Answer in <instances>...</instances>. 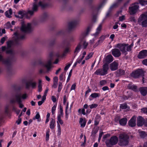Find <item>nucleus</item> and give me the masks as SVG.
<instances>
[{
  "label": "nucleus",
  "instance_id": "obj_11",
  "mask_svg": "<svg viewBox=\"0 0 147 147\" xmlns=\"http://www.w3.org/2000/svg\"><path fill=\"white\" fill-rule=\"evenodd\" d=\"M139 6L137 3H135L131 5L129 8V12L130 15H134L137 12Z\"/></svg>",
  "mask_w": 147,
  "mask_h": 147
},
{
  "label": "nucleus",
  "instance_id": "obj_39",
  "mask_svg": "<svg viewBox=\"0 0 147 147\" xmlns=\"http://www.w3.org/2000/svg\"><path fill=\"white\" fill-rule=\"evenodd\" d=\"M57 124H58V123L59 124H60L61 125H62L63 124V121L61 119V117H60V115H57Z\"/></svg>",
  "mask_w": 147,
  "mask_h": 147
},
{
  "label": "nucleus",
  "instance_id": "obj_44",
  "mask_svg": "<svg viewBox=\"0 0 147 147\" xmlns=\"http://www.w3.org/2000/svg\"><path fill=\"white\" fill-rule=\"evenodd\" d=\"M6 53L7 54L12 55L13 53V51L12 49H10L9 50H7L6 51Z\"/></svg>",
  "mask_w": 147,
  "mask_h": 147
},
{
  "label": "nucleus",
  "instance_id": "obj_2",
  "mask_svg": "<svg viewBox=\"0 0 147 147\" xmlns=\"http://www.w3.org/2000/svg\"><path fill=\"white\" fill-rule=\"evenodd\" d=\"M134 45L133 43L129 46L127 44H125L118 43L116 45L115 47L119 48L123 53L125 54H127V52H130L132 48Z\"/></svg>",
  "mask_w": 147,
  "mask_h": 147
},
{
  "label": "nucleus",
  "instance_id": "obj_33",
  "mask_svg": "<svg viewBox=\"0 0 147 147\" xmlns=\"http://www.w3.org/2000/svg\"><path fill=\"white\" fill-rule=\"evenodd\" d=\"M7 47L8 48H11L14 44V42L13 40H9L7 42Z\"/></svg>",
  "mask_w": 147,
  "mask_h": 147
},
{
  "label": "nucleus",
  "instance_id": "obj_46",
  "mask_svg": "<svg viewBox=\"0 0 147 147\" xmlns=\"http://www.w3.org/2000/svg\"><path fill=\"white\" fill-rule=\"evenodd\" d=\"M93 55V53H90L85 58V59L87 60L91 57Z\"/></svg>",
  "mask_w": 147,
  "mask_h": 147
},
{
  "label": "nucleus",
  "instance_id": "obj_3",
  "mask_svg": "<svg viewBox=\"0 0 147 147\" xmlns=\"http://www.w3.org/2000/svg\"><path fill=\"white\" fill-rule=\"evenodd\" d=\"M129 136L125 133L121 134L119 136L118 144L120 146H125L129 143Z\"/></svg>",
  "mask_w": 147,
  "mask_h": 147
},
{
  "label": "nucleus",
  "instance_id": "obj_52",
  "mask_svg": "<svg viewBox=\"0 0 147 147\" xmlns=\"http://www.w3.org/2000/svg\"><path fill=\"white\" fill-rule=\"evenodd\" d=\"M72 70L71 69L69 72V75H68V78H67V82H69V80H70V78L71 76V73H72Z\"/></svg>",
  "mask_w": 147,
  "mask_h": 147
},
{
  "label": "nucleus",
  "instance_id": "obj_54",
  "mask_svg": "<svg viewBox=\"0 0 147 147\" xmlns=\"http://www.w3.org/2000/svg\"><path fill=\"white\" fill-rule=\"evenodd\" d=\"M69 51V48L68 47H66L65 50L64 51L63 55L64 56L65 55V54L67 53Z\"/></svg>",
  "mask_w": 147,
  "mask_h": 147
},
{
  "label": "nucleus",
  "instance_id": "obj_53",
  "mask_svg": "<svg viewBox=\"0 0 147 147\" xmlns=\"http://www.w3.org/2000/svg\"><path fill=\"white\" fill-rule=\"evenodd\" d=\"M9 106L7 105L6 106L5 108V113L6 114H8L9 113Z\"/></svg>",
  "mask_w": 147,
  "mask_h": 147
},
{
  "label": "nucleus",
  "instance_id": "obj_25",
  "mask_svg": "<svg viewBox=\"0 0 147 147\" xmlns=\"http://www.w3.org/2000/svg\"><path fill=\"white\" fill-rule=\"evenodd\" d=\"M18 15H15V16L16 18L20 19H22L25 16V13L24 11H19L18 12Z\"/></svg>",
  "mask_w": 147,
  "mask_h": 147
},
{
  "label": "nucleus",
  "instance_id": "obj_60",
  "mask_svg": "<svg viewBox=\"0 0 147 147\" xmlns=\"http://www.w3.org/2000/svg\"><path fill=\"white\" fill-rule=\"evenodd\" d=\"M125 16H121L119 17V20L120 21H122L125 19Z\"/></svg>",
  "mask_w": 147,
  "mask_h": 147
},
{
  "label": "nucleus",
  "instance_id": "obj_35",
  "mask_svg": "<svg viewBox=\"0 0 147 147\" xmlns=\"http://www.w3.org/2000/svg\"><path fill=\"white\" fill-rule=\"evenodd\" d=\"M38 6L41 7L42 8L44 9L45 8L47 5L46 3H42L41 1H40L38 4Z\"/></svg>",
  "mask_w": 147,
  "mask_h": 147
},
{
  "label": "nucleus",
  "instance_id": "obj_12",
  "mask_svg": "<svg viewBox=\"0 0 147 147\" xmlns=\"http://www.w3.org/2000/svg\"><path fill=\"white\" fill-rule=\"evenodd\" d=\"M37 0H34V2L33 4L32 10H29L28 11V13L30 14L31 15H32L34 13L37 11L38 9V3L37 2Z\"/></svg>",
  "mask_w": 147,
  "mask_h": 147
},
{
  "label": "nucleus",
  "instance_id": "obj_62",
  "mask_svg": "<svg viewBox=\"0 0 147 147\" xmlns=\"http://www.w3.org/2000/svg\"><path fill=\"white\" fill-rule=\"evenodd\" d=\"M58 81V79L57 77L55 76L53 78V82L57 83Z\"/></svg>",
  "mask_w": 147,
  "mask_h": 147
},
{
  "label": "nucleus",
  "instance_id": "obj_26",
  "mask_svg": "<svg viewBox=\"0 0 147 147\" xmlns=\"http://www.w3.org/2000/svg\"><path fill=\"white\" fill-rule=\"evenodd\" d=\"M86 123V121L85 118L84 119L81 118L80 119L79 123L81 125V127H85Z\"/></svg>",
  "mask_w": 147,
  "mask_h": 147
},
{
  "label": "nucleus",
  "instance_id": "obj_43",
  "mask_svg": "<svg viewBox=\"0 0 147 147\" xmlns=\"http://www.w3.org/2000/svg\"><path fill=\"white\" fill-rule=\"evenodd\" d=\"M127 107V105L125 104H121L120 106V108L122 109H126Z\"/></svg>",
  "mask_w": 147,
  "mask_h": 147
},
{
  "label": "nucleus",
  "instance_id": "obj_4",
  "mask_svg": "<svg viewBox=\"0 0 147 147\" xmlns=\"http://www.w3.org/2000/svg\"><path fill=\"white\" fill-rule=\"evenodd\" d=\"M109 69V65L107 63H104L102 66V69H97L94 72L96 75L104 76L108 74V71Z\"/></svg>",
  "mask_w": 147,
  "mask_h": 147
},
{
  "label": "nucleus",
  "instance_id": "obj_47",
  "mask_svg": "<svg viewBox=\"0 0 147 147\" xmlns=\"http://www.w3.org/2000/svg\"><path fill=\"white\" fill-rule=\"evenodd\" d=\"M88 45V42H86L85 41H84L83 43V47L84 49H86V48Z\"/></svg>",
  "mask_w": 147,
  "mask_h": 147
},
{
  "label": "nucleus",
  "instance_id": "obj_23",
  "mask_svg": "<svg viewBox=\"0 0 147 147\" xmlns=\"http://www.w3.org/2000/svg\"><path fill=\"white\" fill-rule=\"evenodd\" d=\"M113 57L111 55H107L105 59V63H107L108 64L109 63L113 61Z\"/></svg>",
  "mask_w": 147,
  "mask_h": 147
},
{
  "label": "nucleus",
  "instance_id": "obj_1",
  "mask_svg": "<svg viewBox=\"0 0 147 147\" xmlns=\"http://www.w3.org/2000/svg\"><path fill=\"white\" fill-rule=\"evenodd\" d=\"M20 30L21 32H16L14 33L16 37L15 41L17 44H20L21 41L25 38L26 34L31 31V25L30 23L26 24L22 23Z\"/></svg>",
  "mask_w": 147,
  "mask_h": 147
},
{
  "label": "nucleus",
  "instance_id": "obj_19",
  "mask_svg": "<svg viewBox=\"0 0 147 147\" xmlns=\"http://www.w3.org/2000/svg\"><path fill=\"white\" fill-rule=\"evenodd\" d=\"M118 63L116 61H114L110 64V68L111 71H114L116 70L118 68Z\"/></svg>",
  "mask_w": 147,
  "mask_h": 147
},
{
  "label": "nucleus",
  "instance_id": "obj_13",
  "mask_svg": "<svg viewBox=\"0 0 147 147\" xmlns=\"http://www.w3.org/2000/svg\"><path fill=\"white\" fill-rule=\"evenodd\" d=\"M36 82L34 81L33 80H30L26 83V88L27 89H29L31 86L32 88H34L36 87Z\"/></svg>",
  "mask_w": 147,
  "mask_h": 147
},
{
  "label": "nucleus",
  "instance_id": "obj_40",
  "mask_svg": "<svg viewBox=\"0 0 147 147\" xmlns=\"http://www.w3.org/2000/svg\"><path fill=\"white\" fill-rule=\"evenodd\" d=\"M7 38V36H5L1 38L0 40V42L1 43V45L3 44L4 43L5 41Z\"/></svg>",
  "mask_w": 147,
  "mask_h": 147
},
{
  "label": "nucleus",
  "instance_id": "obj_29",
  "mask_svg": "<svg viewBox=\"0 0 147 147\" xmlns=\"http://www.w3.org/2000/svg\"><path fill=\"white\" fill-rule=\"evenodd\" d=\"M12 14V10L11 9H10L8 11H6L5 13L6 16L8 18H11V15Z\"/></svg>",
  "mask_w": 147,
  "mask_h": 147
},
{
  "label": "nucleus",
  "instance_id": "obj_58",
  "mask_svg": "<svg viewBox=\"0 0 147 147\" xmlns=\"http://www.w3.org/2000/svg\"><path fill=\"white\" fill-rule=\"evenodd\" d=\"M21 119L20 117H18V120L16 121V123L18 124H20L21 122Z\"/></svg>",
  "mask_w": 147,
  "mask_h": 147
},
{
  "label": "nucleus",
  "instance_id": "obj_24",
  "mask_svg": "<svg viewBox=\"0 0 147 147\" xmlns=\"http://www.w3.org/2000/svg\"><path fill=\"white\" fill-rule=\"evenodd\" d=\"M100 96V94L99 93H94L92 94L90 96L89 98V99L90 101L92 100L93 98L98 97Z\"/></svg>",
  "mask_w": 147,
  "mask_h": 147
},
{
  "label": "nucleus",
  "instance_id": "obj_22",
  "mask_svg": "<svg viewBox=\"0 0 147 147\" xmlns=\"http://www.w3.org/2000/svg\"><path fill=\"white\" fill-rule=\"evenodd\" d=\"M139 90L141 94L143 96H146L147 94V87H140Z\"/></svg>",
  "mask_w": 147,
  "mask_h": 147
},
{
  "label": "nucleus",
  "instance_id": "obj_17",
  "mask_svg": "<svg viewBox=\"0 0 147 147\" xmlns=\"http://www.w3.org/2000/svg\"><path fill=\"white\" fill-rule=\"evenodd\" d=\"M79 23L78 20H75L70 22L68 24V28L70 30L73 29L76 25Z\"/></svg>",
  "mask_w": 147,
  "mask_h": 147
},
{
  "label": "nucleus",
  "instance_id": "obj_21",
  "mask_svg": "<svg viewBox=\"0 0 147 147\" xmlns=\"http://www.w3.org/2000/svg\"><path fill=\"white\" fill-rule=\"evenodd\" d=\"M136 117L134 115L129 120L128 122V124L130 126L133 127L136 126Z\"/></svg>",
  "mask_w": 147,
  "mask_h": 147
},
{
  "label": "nucleus",
  "instance_id": "obj_56",
  "mask_svg": "<svg viewBox=\"0 0 147 147\" xmlns=\"http://www.w3.org/2000/svg\"><path fill=\"white\" fill-rule=\"evenodd\" d=\"M91 90L88 87V90L85 92V96H86V95L90 92H91Z\"/></svg>",
  "mask_w": 147,
  "mask_h": 147
},
{
  "label": "nucleus",
  "instance_id": "obj_8",
  "mask_svg": "<svg viewBox=\"0 0 147 147\" xmlns=\"http://www.w3.org/2000/svg\"><path fill=\"white\" fill-rule=\"evenodd\" d=\"M38 64L41 66L46 68L48 72L49 71L51 68L52 67L51 59L49 60L46 63H45L44 61L39 60L38 62Z\"/></svg>",
  "mask_w": 147,
  "mask_h": 147
},
{
  "label": "nucleus",
  "instance_id": "obj_27",
  "mask_svg": "<svg viewBox=\"0 0 147 147\" xmlns=\"http://www.w3.org/2000/svg\"><path fill=\"white\" fill-rule=\"evenodd\" d=\"M127 121V119L125 118H123L119 120V123L121 125L124 126L126 124Z\"/></svg>",
  "mask_w": 147,
  "mask_h": 147
},
{
  "label": "nucleus",
  "instance_id": "obj_61",
  "mask_svg": "<svg viewBox=\"0 0 147 147\" xmlns=\"http://www.w3.org/2000/svg\"><path fill=\"white\" fill-rule=\"evenodd\" d=\"M57 85V83L53 82V84L52 86V88H56Z\"/></svg>",
  "mask_w": 147,
  "mask_h": 147
},
{
  "label": "nucleus",
  "instance_id": "obj_6",
  "mask_svg": "<svg viewBox=\"0 0 147 147\" xmlns=\"http://www.w3.org/2000/svg\"><path fill=\"white\" fill-rule=\"evenodd\" d=\"M17 102L19 105V107L21 108H22L24 105L22 104V101L21 100V94L18 93L16 94L15 96V99H11L10 100V102L13 103Z\"/></svg>",
  "mask_w": 147,
  "mask_h": 147
},
{
  "label": "nucleus",
  "instance_id": "obj_38",
  "mask_svg": "<svg viewBox=\"0 0 147 147\" xmlns=\"http://www.w3.org/2000/svg\"><path fill=\"white\" fill-rule=\"evenodd\" d=\"M127 88L129 89L132 90H136L137 89L136 86L135 85H131V84H128L127 86Z\"/></svg>",
  "mask_w": 147,
  "mask_h": 147
},
{
  "label": "nucleus",
  "instance_id": "obj_5",
  "mask_svg": "<svg viewBox=\"0 0 147 147\" xmlns=\"http://www.w3.org/2000/svg\"><path fill=\"white\" fill-rule=\"evenodd\" d=\"M90 29L89 27H88L87 28V31L82 32L80 35L79 38L80 42L76 47L74 51L75 53L76 52L78 53L79 52L81 46L82 42L83 41L85 37L88 35L89 31Z\"/></svg>",
  "mask_w": 147,
  "mask_h": 147
},
{
  "label": "nucleus",
  "instance_id": "obj_41",
  "mask_svg": "<svg viewBox=\"0 0 147 147\" xmlns=\"http://www.w3.org/2000/svg\"><path fill=\"white\" fill-rule=\"evenodd\" d=\"M98 106V105L96 104H93L91 105H90L89 106L90 108L91 109L93 108H96Z\"/></svg>",
  "mask_w": 147,
  "mask_h": 147
},
{
  "label": "nucleus",
  "instance_id": "obj_10",
  "mask_svg": "<svg viewBox=\"0 0 147 147\" xmlns=\"http://www.w3.org/2000/svg\"><path fill=\"white\" fill-rule=\"evenodd\" d=\"M144 71L141 69H138L136 71L133 72L131 74L132 77L137 78L140 76H144Z\"/></svg>",
  "mask_w": 147,
  "mask_h": 147
},
{
  "label": "nucleus",
  "instance_id": "obj_32",
  "mask_svg": "<svg viewBox=\"0 0 147 147\" xmlns=\"http://www.w3.org/2000/svg\"><path fill=\"white\" fill-rule=\"evenodd\" d=\"M139 135L141 138H144L147 137V133L144 131H141L139 132Z\"/></svg>",
  "mask_w": 147,
  "mask_h": 147
},
{
  "label": "nucleus",
  "instance_id": "obj_55",
  "mask_svg": "<svg viewBox=\"0 0 147 147\" xmlns=\"http://www.w3.org/2000/svg\"><path fill=\"white\" fill-rule=\"evenodd\" d=\"M141 110L143 113L147 114V108H143L141 109Z\"/></svg>",
  "mask_w": 147,
  "mask_h": 147
},
{
  "label": "nucleus",
  "instance_id": "obj_63",
  "mask_svg": "<svg viewBox=\"0 0 147 147\" xmlns=\"http://www.w3.org/2000/svg\"><path fill=\"white\" fill-rule=\"evenodd\" d=\"M27 96L26 94H24L22 96L21 95V99H25L26 98Z\"/></svg>",
  "mask_w": 147,
  "mask_h": 147
},
{
  "label": "nucleus",
  "instance_id": "obj_16",
  "mask_svg": "<svg viewBox=\"0 0 147 147\" xmlns=\"http://www.w3.org/2000/svg\"><path fill=\"white\" fill-rule=\"evenodd\" d=\"M111 52L112 55L115 57H119L121 54L120 51L117 49H112Z\"/></svg>",
  "mask_w": 147,
  "mask_h": 147
},
{
  "label": "nucleus",
  "instance_id": "obj_37",
  "mask_svg": "<svg viewBox=\"0 0 147 147\" xmlns=\"http://www.w3.org/2000/svg\"><path fill=\"white\" fill-rule=\"evenodd\" d=\"M125 71L122 69H119L117 71V75L119 76L123 75L125 74Z\"/></svg>",
  "mask_w": 147,
  "mask_h": 147
},
{
  "label": "nucleus",
  "instance_id": "obj_51",
  "mask_svg": "<svg viewBox=\"0 0 147 147\" xmlns=\"http://www.w3.org/2000/svg\"><path fill=\"white\" fill-rule=\"evenodd\" d=\"M107 83L106 81L105 80H102L100 82V83L101 86H104Z\"/></svg>",
  "mask_w": 147,
  "mask_h": 147
},
{
  "label": "nucleus",
  "instance_id": "obj_30",
  "mask_svg": "<svg viewBox=\"0 0 147 147\" xmlns=\"http://www.w3.org/2000/svg\"><path fill=\"white\" fill-rule=\"evenodd\" d=\"M102 28V24H100L96 29V31L95 33L94 34V36H96L98 35L100 33Z\"/></svg>",
  "mask_w": 147,
  "mask_h": 147
},
{
  "label": "nucleus",
  "instance_id": "obj_42",
  "mask_svg": "<svg viewBox=\"0 0 147 147\" xmlns=\"http://www.w3.org/2000/svg\"><path fill=\"white\" fill-rule=\"evenodd\" d=\"M59 108L60 111V114H58V115H60V117H63V107L61 105H60L59 106Z\"/></svg>",
  "mask_w": 147,
  "mask_h": 147
},
{
  "label": "nucleus",
  "instance_id": "obj_18",
  "mask_svg": "<svg viewBox=\"0 0 147 147\" xmlns=\"http://www.w3.org/2000/svg\"><path fill=\"white\" fill-rule=\"evenodd\" d=\"M145 122V120L141 116H139L137 118V124L138 126H141Z\"/></svg>",
  "mask_w": 147,
  "mask_h": 147
},
{
  "label": "nucleus",
  "instance_id": "obj_49",
  "mask_svg": "<svg viewBox=\"0 0 147 147\" xmlns=\"http://www.w3.org/2000/svg\"><path fill=\"white\" fill-rule=\"evenodd\" d=\"M57 107V105H54L52 108L51 111L52 114L53 115L55 113V111Z\"/></svg>",
  "mask_w": 147,
  "mask_h": 147
},
{
  "label": "nucleus",
  "instance_id": "obj_34",
  "mask_svg": "<svg viewBox=\"0 0 147 147\" xmlns=\"http://www.w3.org/2000/svg\"><path fill=\"white\" fill-rule=\"evenodd\" d=\"M100 116L98 115L96 116L94 119V125H98L100 120Z\"/></svg>",
  "mask_w": 147,
  "mask_h": 147
},
{
  "label": "nucleus",
  "instance_id": "obj_59",
  "mask_svg": "<svg viewBox=\"0 0 147 147\" xmlns=\"http://www.w3.org/2000/svg\"><path fill=\"white\" fill-rule=\"evenodd\" d=\"M38 91L39 92H41L42 90V85H38Z\"/></svg>",
  "mask_w": 147,
  "mask_h": 147
},
{
  "label": "nucleus",
  "instance_id": "obj_15",
  "mask_svg": "<svg viewBox=\"0 0 147 147\" xmlns=\"http://www.w3.org/2000/svg\"><path fill=\"white\" fill-rule=\"evenodd\" d=\"M147 57V50H143L140 51L138 55V57L140 59H142Z\"/></svg>",
  "mask_w": 147,
  "mask_h": 147
},
{
  "label": "nucleus",
  "instance_id": "obj_57",
  "mask_svg": "<svg viewBox=\"0 0 147 147\" xmlns=\"http://www.w3.org/2000/svg\"><path fill=\"white\" fill-rule=\"evenodd\" d=\"M6 26L7 28H11V23L10 22H7L6 24Z\"/></svg>",
  "mask_w": 147,
  "mask_h": 147
},
{
  "label": "nucleus",
  "instance_id": "obj_7",
  "mask_svg": "<svg viewBox=\"0 0 147 147\" xmlns=\"http://www.w3.org/2000/svg\"><path fill=\"white\" fill-rule=\"evenodd\" d=\"M138 22L143 27L147 26V12L140 15L138 18Z\"/></svg>",
  "mask_w": 147,
  "mask_h": 147
},
{
  "label": "nucleus",
  "instance_id": "obj_45",
  "mask_svg": "<svg viewBox=\"0 0 147 147\" xmlns=\"http://www.w3.org/2000/svg\"><path fill=\"white\" fill-rule=\"evenodd\" d=\"M62 88V83L60 82L59 83V86L58 87V92H60Z\"/></svg>",
  "mask_w": 147,
  "mask_h": 147
},
{
  "label": "nucleus",
  "instance_id": "obj_20",
  "mask_svg": "<svg viewBox=\"0 0 147 147\" xmlns=\"http://www.w3.org/2000/svg\"><path fill=\"white\" fill-rule=\"evenodd\" d=\"M122 0H118L117 2L113 4L110 8L109 11L106 14V17L108 18L110 16V11L113 8L116 7L118 5V3L121 2Z\"/></svg>",
  "mask_w": 147,
  "mask_h": 147
},
{
  "label": "nucleus",
  "instance_id": "obj_64",
  "mask_svg": "<svg viewBox=\"0 0 147 147\" xmlns=\"http://www.w3.org/2000/svg\"><path fill=\"white\" fill-rule=\"evenodd\" d=\"M142 63L144 65L147 66V59L144 60L142 61Z\"/></svg>",
  "mask_w": 147,
  "mask_h": 147
},
{
  "label": "nucleus",
  "instance_id": "obj_50",
  "mask_svg": "<svg viewBox=\"0 0 147 147\" xmlns=\"http://www.w3.org/2000/svg\"><path fill=\"white\" fill-rule=\"evenodd\" d=\"M65 32V31L64 30H61L59 31L57 33V34L58 35H62L63 34H64Z\"/></svg>",
  "mask_w": 147,
  "mask_h": 147
},
{
  "label": "nucleus",
  "instance_id": "obj_36",
  "mask_svg": "<svg viewBox=\"0 0 147 147\" xmlns=\"http://www.w3.org/2000/svg\"><path fill=\"white\" fill-rule=\"evenodd\" d=\"M105 38V36H101L100 38V39L98 40V42L96 43L94 46L96 47L97 46L99 43H102Z\"/></svg>",
  "mask_w": 147,
  "mask_h": 147
},
{
  "label": "nucleus",
  "instance_id": "obj_14",
  "mask_svg": "<svg viewBox=\"0 0 147 147\" xmlns=\"http://www.w3.org/2000/svg\"><path fill=\"white\" fill-rule=\"evenodd\" d=\"M0 61L2 62L3 63L7 66H9L11 65V62L9 59H4L3 57L0 54Z\"/></svg>",
  "mask_w": 147,
  "mask_h": 147
},
{
  "label": "nucleus",
  "instance_id": "obj_9",
  "mask_svg": "<svg viewBox=\"0 0 147 147\" xmlns=\"http://www.w3.org/2000/svg\"><path fill=\"white\" fill-rule=\"evenodd\" d=\"M118 142V138L116 136H113L109 140H107L105 142L107 146L114 145L116 144Z\"/></svg>",
  "mask_w": 147,
  "mask_h": 147
},
{
  "label": "nucleus",
  "instance_id": "obj_48",
  "mask_svg": "<svg viewBox=\"0 0 147 147\" xmlns=\"http://www.w3.org/2000/svg\"><path fill=\"white\" fill-rule=\"evenodd\" d=\"M40 117V116L39 115V113L37 112L35 117L33 118V119L35 120L36 119H38Z\"/></svg>",
  "mask_w": 147,
  "mask_h": 147
},
{
  "label": "nucleus",
  "instance_id": "obj_28",
  "mask_svg": "<svg viewBox=\"0 0 147 147\" xmlns=\"http://www.w3.org/2000/svg\"><path fill=\"white\" fill-rule=\"evenodd\" d=\"M55 120L53 118L51 119V120L50 122L49 125L50 128L51 129H53L55 128Z\"/></svg>",
  "mask_w": 147,
  "mask_h": 147
},
{
  "label": "nucleus",
  "instance_id": "obj_31",
  "mask_svg": "<svg viewBox=\"0 0 147 147\" xmlns=\"http://www.w3.org/2000/svg\"><path fill=\"white\" fill-rule=\"evenodd\" d=\"M105 3V1L104 0L100 2V3L98 5L97 7L96 8V9L97 10V11L99 10L102 7L104 6Z\"/></svg>",
  "mask_w": 147,
  "mask_h": 147
}]
</instances>
